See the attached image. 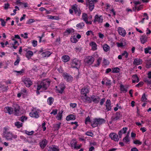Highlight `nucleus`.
Returning <instances> with one entry per match:
<instances>
[{
  "instance_id": "1",
  "label": "nucleus",
  "mask_w": 151,
  "mask_h": 151,
  "mask_svg": "<svg viewBox=\"0 0 151 151\" xmlns=\"http://www.w3.org/2000/svg\"><path fill=\"white\" fill-rule=\"evenodd\" d=\"M105 122L106 121L104 119L95 118L93 119L92 122H91V125L94 128L101 125L105 123Z\"/></svg>"
},
{
  "instance_id": "2",
  "label": "nucleus",
  "mask_w": 151,
  "mask_h": 151,
  "mask_svg": "<svg viewBox=\"0 0 151 151\" xmlns=\"http://www.w3.org/2000/svg\"><path fill=\"white\" fill-rule=\"evenodd\" d=\"M50 83V82L49 81L46 80L41 81L40 84L37 85V90H39L41 88H42L43 90H47L49 87Z\"/></svg>"
},
{
  "instance_id": "3",
  "label": "nucleus",
  "mask_w": 151,
  "mask_h": 151,
  "mask_svg": "<svg viewBox=\"0 0 151 151\" xmlns=\"http://www.w3.org/2000/svg\"><path fill=\"white\" fill-rule=\"evenodd\" d=\"M9 129L6 127L4 128L3 137L5 138L8 140H11L12 139L13 134L12 133L9 131Z\"/></svg>"
},
{
  "instance_id": "4",
  "label": "nucleus",
  "mask_w": 151,
  "mask_h": 151,
  "mask_svg": "<svg viewBox=\"0 0 151 151\" xmlns=\"http://www.w3.org/2000/svg\"><path fill=\"white\" fill-rule=\"evenodd\" d=\"M81 65V60L76 58L73 59L71 63L72 68H76L77 69L80 68Z\"/></svg>"
},
{
  "instance_id": "5",
  "label": "nucleus",
  "mask_w": 151,
  "mask_h": 151,
  "mask_svg": "<svg viewBox=\"0 0 151 151\" xmlns=\"http://www.w3.org/2000/svg\"><path fill=\"white\" fill-rule=\"evenodd\" d=\"M94 60V58L91 56H88L85 59L84 62L87 65H90L93 63Z\"/></svg>"
},
{
  "instance_id": "6",
  "label": "nucleus",
  "mask_w": 151,
  "mask_h": 151,
  "mask_svg": "<svg viewBox=\"0 0 151 151\" xmlns=\"http://www.w3.org/2000/svg\"><path fill=\"white\" fill-rule=\"evenodd\" d=\"M71 9L74 10L75 14L77 16H80L81 14V11L78 7V5L75 4L71 6Z\"/></svg>"
},
{
  "instance_id": "7",
  "label": "nucleus",
  "mask_w": 151,
  "mask_h": 151,
  "mask_svg": "<svg viewBox=\"0 0 151 151\" xmlns=\"http://www.w3.org/2000/svg\"><path fill=\"white\" fill-rule=\"evenodd\" d=\"M86 6H88L90 10L91 11L93 9L94 7V4L92 0H86Z\"/></svg>"
},
{
  "instance_id": "8",
  "label": "nucleus",
  "mask_w": 151,
  "mask_h": 151,
  "mask_svg": "<svg viewBox=\"0 0 151 151\" xmlns=\"http://www.w3.org/2000/svg\"><path fill=\"white\" fill-rule=\"evenodd\" d=\"M22 81L27 87H29L32 84V82L29 78H26L24 79Z\"/></svg>"
},
{
  "instance_id": "9",
  "label": "nucleus",
  "mask_w": 151,
  "mask_h": 151,
  "mask_svg": "<svg viewBox=\"0 0 151 151\" xmlns=\"http://www.w3.org/2000/svg\"><path fill=\"white\" fill-rule=\"evenodd\" d=\"M100 99V97L96 95H92L91 97V103L93 101L95 104H97L99 102Z\"/></svg>"
},
{
  "instance_id": "10",
  "label": "nucleus",
  "mask_w": 151,
  "mask_h": 151,
  "mask_svg": "<svg viewBox=\"0 0 151 151\" xmlns=\"http://www.w3.org/2000/svg\"><path fill=\"white\" fill-rule=\"evenodd\" d=\"M29 115L30 117L35 118H37L39 117V113L36 111H32L29 113Z\"/></svg>"
},
{
  "instance_id": "11",
  "label": "nucleus",
  "mask_w": 151,
  "mask_h": 151,
  "mask_svg": "<svg viewBox=\"0 0 151 151\" xmlns=\"http://www.w3.org/2000/svg\"><path fill=\"white\" fill-rule=\"evenodd\" d=\"M118 31L119 34L123 37H124L126 34V31L122 27H118Z\"/></svg>"
},
{
  "instance_id": "12",
  "label": "nucleus",
  "mask_w": 151,
  "mask_h": 151,
  "mask_svg": "<svg viewBox=\"0 0 151 151\" xmlns=\"http://www.w3.org/2000/svg\"><path fill=\"white\" fill-rule=\"evenodd\" d=\"M109 137L115 141H118L119 140L118 135L115 133H113L110 134Z\"/></svg>"
},
{
  "instance_id": "13",
  "label": "nucleus",
  "mask_w": 151,
  "mask_h": 151,
  "mask_svg": "<svg viewBox=\"0 0 151 151\" xmlns=\"http://www.w3.org/2000/svg\"><path fill=\"white\" fill-rule=\"evenodd\" d=\"M115 117L112 116L111 118L113 121H116L122 117V115L120 114V112H117L115 114Z\"/></svg>"
},
{
  "instance_id": "14",
  "label": "nucleus",
  "mask_w": 151,
  "mask_h": 151,
  "mask_svg": "<svg viewBox=\"0 0 151 151\" xmlns=\"http://www.w3.org/2000/svg\"><path fill=\"white\" fill-rule=\"evenodd\" d=\"M106 107L107 111H110L111 109V102L109 99H107L106 103Z\"/></svg>"
},
{
  "instance_id": "15",
  "label": "nucleus",
  "mask_w": 151,
  "mask_h": 151,
  "mask_svg": "<svg viewBox=\"0 0 151 151\" xmlns=\"http://www.w3.org/2000/svg\"><path fill=\"white\" fill-rule=\"evenodd\" d=\"M81 98L82 100L84 102H88L89 103H91V97H89L87 96H82L81 97Z\"/></svg>"
},
{
  "instance_id": "16",
  "label": "nucleus",
  "mask_w": 151,
  "mask_h": 151,
  "mask_svg": "<svg viewBox=\"0 0 151 151\" xmlns=\"http://www.w3.org/2000/svg\"><path fill=\"white\" fill-rule=\"evenodd\" d=\"M95 19L94 20V22H98L99 23H101L103 22V18L102 16H99L98 15L95 16Z\"/></svg>"
},
{
  "instance_id": "17",
  "label": "nucleus",
  "mask_w": 151,
  "mask_h": 151,
  "mask_svg": "<svg viewBox=\"0 0 151 151\" xmlns=\"http://www.w3.org/2000/svg\"><path fill=\"white\" fill-rule=\"evenodd\" d=\"M127 130V128L125 127H123L122 129L119 131L118 134L120 138H121L122 135L123 134H125L126 133Z\"/></svg>"
},
{
  "instance_id": "18",
  "label": "nucleus",
  "mask_w": 151,
  "mask_h": 151,
  "mask_svg": "<svg viewBox=\"0 0 151 151\" xmlns=\"http://www.w3.org/2000/svg\"><path fill=\"white\" fill-rule=\"evenodd\" d=\"M4 110L6 113H7L9 114H12L13 111V108L9 107H6L5 108Z\"/></svg>"
},
{
  "instance_id": "19",
  "label": "nucleus",
  "mask_w": 151,
  "mask_h": 151,
  "mask_svg": "<svg viewBox=\"0 0 151 151\" xmlns=\"http://www.w3.org/2000/svg\"><path fill=\"white\" fill-rule=\"evenodd\" d=\"M74 32V30L73 29H67L64 33V35L67 36L70 33H73Z\"/></svg>"
},
{
  "instance_id": "20",
  "label": "nucleus",
  "mask_w": 151,
  "mask_h": 151,
  "mask_svg": "<svg viewBox=\"0 0 151 151\" xmlns=\"http://www.w3.org/2000/svg\"><path fill=\"white\" fill-rule=\"evenodd\" d=\"M47 144V141L46 139H44L40 143V146L42 149H44Z\"/></svg>"
},
{
  "instance_id": "21",
  "label": "nucleus",
  "mask_w": 151,
  "mask_h": 151,
  "mask_svg": "<svg viewBox=\"0 0 151 151\" xmlns=\"http://www.w3.org/2000/svg\"><path fill=\"white\" fill-rule=\"evenodd\" d=\"M103 80L104 81H106L105 83V85L106 86H108V88H110L111 87V80L108 79L107 78H104L103 79Z\"/></svg>"
},
{
  "instance_id": "22",
  "label": "nucleus",
  "mask_w": 151,
  "mask_h": 151,
  "mask_svg": "<svg viewBox=\"0 0 151 151\" xmlns=\"http://www.w3.org/2000/svg\"><path fill=\"white\" fill-rule=\"evenodd\" d=\"M89 92V91L88 88H83L81 91V94L84 95L85 96H86L87 94Z\"/></svg>"
},
{
  "instance_id": "23",
  "label": "nucleus",
  "mask_w": 151,
  "mask_h": 151,
  "mask_svg": "<svg viewBox=\"0 0 151 151\" xmlns=\"http://www.w3.org/2000/svg\"><path fill=\"white\" fill-rule=\"evenodd\" d=\"M142 60L141 59L138 58H136L134 59L133 64L134 65H138L142 64Z\"/></svg>"
},
{
  "instance_id": "24",
  "label": "nucleus",
  "mask_w": 151,
  "mask_h": 151,
  "mask_svg": "<svg viewBox=\"0 0 151 151\" xmlns=\"http://www.w3.org/2000/svg\"><path fill=\"white\" fill-rule=\"evenodd\" d=\"M33 55V52L31 51H27L26 54V57L28 59H29Z\"/></svg>"
},
{
  "instance_id": "25",
  "label": "nucleus",
  "mask_w": 151,
  "mask_h": 151,
  "mask_svg": "<svg viewBox=\"0 0 151 151\" xmlns=\"http://www.w3.org/2000/svg\"><path fill=\"white\" fill-rule=\"evenodd\" d=\"M147 37L146 35H143L141 37L140 40L141 43L144 44L147 41Z\"/></svg>"
},
{
  "instance_id": "26",
  "label": "nucleus",
  "mask_w": 151,
  "mask_h": 151,
  "mask_svg": "<svg viewBox=\"0 0 151 151\" xmlns=\"http://www.w3.org/2000/svg\"><path fill=\"white\" fill-rule=\"evenodd\" d=\"M59 149L58 147L55 146L52 147H50L48 150V151H59Z\"/></svg>"
},
{
  "instance_id": "27",
  "label": "nucleus",
  "mask_w": 151,
  "mask_h": 151,
  "mask_svg": "<svg viewBox=\"0 0 151 151\" xmlns=\"http://www.w3.org/2000/svg\"><path fill=\"white\" fill-rule=\"evenodd\" d=\"M76 118L74 116L73 114H70L67 116L66 118V120L67 121H69L70 120H74Z\"/></svg>"
},
{
  "instance_id": "28",
  "label": "nucleus",
  "mask_w": 151,
  "mask_h": 151,
  "mask_svg": "<svg viewBox=\"0 0 151 151\" xmlns=\"http://www.w3.org/2000/svg\"><path fill=\"white\" fill-rule=\"evenodd\" d=\"M51 53H52L49 51H45L42 53V55L43 57H48L50 55Z\"/></svg>"
},
{
  "instance_id": "29",
  "label": "nucleus",
  "mask_w": 151,
  "mask_h": 151,
  "mask_svg": "<svg viewBox=\"0 0 151 151\" xmlns=\"http://www.w3.org/2000/svg\"><path fill=\"white\" fill-rule=\"evenodd\" d=\"M54 101V99L52 97H49L47 99V103L49 105H51L52 104Z\"/></svg>"
},
{
  "instance_id": "30",
  "label": "nucleus",
  "mask_w": 151,
  "mask_h": 151,
  "mask_svg": "<svg viewBox=\"0 0 151 151\" xmlns=\"http://www.w3.org/2000/svg\"><path fill=\"white\" fill-rule=\"evenodd\" d=\"M144 82L147 84L148 86H151V79L148 78H146L144 79Z\"/></svg>"
},
{
  "instance_id": "31",
  "label": "nucleus",
  "mask_w": 151,
  "mask_h": 151,
  "mask_svg": "<svg viewBox=\"0 0 151 151\" xmlns=\"http://www.w3.org/2000/svg\"><path fill=\"white\" fill-rule=\"evenodd\" d=\"M77 142L75 139H73L71 142V145L72 147L75 148Z\"/></svg>"
},
{
  "instance_id": "32",
  "label": "nucleus",
  "mask_w": 151,
  "mask_h": 151,
  "mask_svg": "<svg viewBox=\"0 0 151 151\" xmlns=\"http://www.w3.org/2000/svg\"><path fill=\"white\" fill-rule=\"evenodd\" d=\"M61 124V123L60 122L58 124L54 125L53 128L54 130H58L60 128Z\"/></svg>"
},
{
  "instance_id": "33",
  "label": "nucleus",
  "mask_w": 151,
  "mask_h": 151,
  "mask_svg": "<svg viewBox=\"0 0 151 151\" xmlns=\"http://www.w3.org/2000/svg\"><path fill=\"white\" fill-rule=\"evenodd\" d=\"M102 60V58L101 57H99L97 60L96 62V63L94 64V66L95 67H98L100 65V64Z\"/></svg>"
},
{
  "instance_id": "34",
  "label": "nucleus",
  "mask_w": 151,
  "mask_h": 151,
  "mask_svg": "<svg viewBox=\"0 0 151 151\" xmlns=\"http://www.w3.org/2000/svg\"><path fill=\"white\" fill-rule=\"evenodd\" d=\"M62 58L63 59V61L64 62H66L70 60V58L69 56L66 55L63 56Z\"/></svg>"
},
{
  "instance_id": "35",
  "label": "nucleus",
  "mask_w": 151,
  "mask_h": 151,
  "mask_svg": "<svg viewBox=\"0 0 151 151\" xmlns=\"http://www.w3.org/2000/svg\"><path fill=\"white\" fill-rule=\"evenodd\" d=\"M104 50L106 52H107L109 50L110 47L106 44L103 45V46Z\"/></svg>"
},
{
  "instance_id": "36",
  "label": "nucleus",
  "mask_w": 151,
  "mask_h": 151,
  "mask_svg": "<svg viewBox=\"0 0 151 151\" xmlns=\"http://www.w3.org/2000/svg\"><path fill=\"white\" fill-rule=\"evenodd\" d=\"M90 45L92 47V49L93 50L97 49V45L95 42H93L91 43Z\"/></svg>"
},
{
  "instance_id": "37",
  "label": "nucleus",
  "mask_w": 151,
  "mask_h": 151,
  "mask_svg": "<svg viewBox=\"0 0 151 151\" xmlns=\"http://www.w3.org/2000/svg\"><path fill=\"white\" fill-rule=\"evenodd\" d=\"M63 77L65 79H66L67 81H69L70 80H71V76L68 75V73H66L64 74Z\"/></svg>"
},
{
  "instance_id": "38",
  "label": "nucleus",
  "mask_w": 151,
  "mask_h": 151,
  "mask_svg": "<svg viewBox=\"0 0 151 151\" xmlns=\"http://www.w3.org/2000/svg\"><path fill=\"white\" fill-rule=\"evenodd\" d=\"M87 15L86 14L83 13L82 14V18L86 22H88Z\"/></svg>"
},
{
  "instance_id": "39",
  "label": "nucleus",
  "mask_w": 151,
  "mask_h": 151,
  "mask_svg": "<svg viewBox=\"0 0 151 151\" xmlns=\"http://www.w3.org/2000/svg\"><path fill=\"white\" fill-rule=\"evenodd\" d=\"M120 87V90L123 92H126L127 91V88H125L124 86L123 85L121 84Z\"/></svg>"
},
{
  "instance_id": "40",
  "label": "nucleus",
  "mask_w": 151,
  "mask_h": 151,
  "mask_svg": "<svg viewBox=\"0 0 151 151\" xmlns=\"http://www.w3.org/2000/svg\"><path fill=\"white\" fill-rule=\"evenodd\" d=\"M15 125L17 127V128H19L22 126V123H20L19 122H17L15 123Z\"/></svg>"
},
{
  "instance_id": "41",
  "label": "nucleus",
  "mask_w": 151,
  "mask_h": 151,
  "mask_svg": "<svg viewBox=\"0 0 151 151\" xmlns=\"http://www.w3.org/2000/svg\"><path fill=\"white\" fill-rule=\"evenodd\" d=\"M20 57H19V56L18 55H17V59L14 63V65H17L19 64V62L20 61Z\"/></svg>"
},
{
  "instance_id": "42",
  "label": "nucleus",
  "mask_w": 151,
  "mask_h": 151,
  "mask_svg": "<svg viewBox=\"0 0 151 151\" xmlns=\"http://www.w3.org/2000/svg\"><path fill=\"white\" fill-rule=\"evenodd\" d=\"M84 23L83 22H82L79 24H77L76 25V27L80 29H81L83 28V27L84 26Z\"/></svg>"
},
{
  "instance_id": "43",
  "label": "nucleus",
  "mask_w": 151,
  "mask_h": 151,
  "mask_svg": "<svg viewBox=\"0 0 151 151\" xmlns=\"http://www.w3.org/2000/svg\"><path fill=\"white\" fill-rule=\"evenodd\" d=\"M119 69L118 68H114L112 69V72L113 73H119Z\"/></svg>"
},
{
  "instance_id": "44",
  "label": "nucleus",
  "mask_w": 151,
  "mask_h": 151,
  "mask_svg": "<svg viewBox=\"0 0 151 151\" xmlns=\"http://www.w3.org/2000/svg\"><path fill=\"white\" fill-rule=\"evenodd\" d=\"M141 100L143 102H147V99L146 98L145 94L144 93L142 95V98H141Z\"/></svg>"
},
{
  "instance_id": "45",
  "label": "nucleus",
  "mask_w": 151,
  "mask_h": 151,
  "mask_svg": "<svg viewBox=\"0 0 151 151\" xmlns=\"http://www.w3.org/2000/svg\"><path fill=\"white\" fill-rule=\"evenodd\" d=\"M59 88H61L62 89L61 90V92H63L64 89L65 88V86L63 83H61L59 86Z\"/></svg>"
},
{
  "instance_id": "46",
  "label": "nucleus",
  "mask_w": 151,
  "mask_h": 151,
  "mask_svg": "<svg viewBox=\"0 0 151 151\" xmlns=\"http://www.w3.org/2000/svg\"><path fill=\"white\" fill-rule=\"evenodd\" d=\"M151 67V61H148L146 63V68H150Z\"/></svg>"
},
{
  "instance_id": "47",
  "label": "nucleus",
  "mask_w": 151,
  "mask_h": 151,
  "mask_svg": "<svg viewBox=\"0 0 151 151\" xmlns=\"http://www.w3.org/2000/svg\"><path fill=\"white\" fill-rule=\"evenodd\" d=\"M24 70L23 69H22L20 71H17V70H15L14 71V72H15L17 73L18 74H17V75H21L24 72Z\"/></svg>"
},
{
  "instance_id": "48",
  "label": "nucleus",
  "mask_w": 151,
  "mask_h": 151,
  "mask_svg": "<svg viewBox=\"0 0 151 151\" xmlns=\"http://www.w3.org/2000/svg\"><path fill=\"white\" fill-rule=\"evenodd\" d=\"M35 21V20L33 19H29L27 22H26V24H30L31 23H32L34 22Z\"/></svg>"
},
{
  "instance_id": "49",
  "label": "nucleus",
  "mask_w": 151,
  "mask_h": 151,
  "mask_svg": "<svg viewBox=\"0 0 151 151\" xmlns=\"http://www.w3.org/2000/svg\"><path fill=\"white\" fill-rule=\"evenodd\" d=\"M91 77L93 79L96 78L98 77V74L94 72L93 73L91 74Z\"/></svg>"
},
{
  "instance_id": "50",
  "label": "nucleus",
  "mask_w": 151,
  "mask_h": 151,
  "mask_svg": "<svg viewBox=\"0 0 151 151\" xmlns=\"http://www.w3.org/2000/svg\"><path fill=\"white\" fill-rule=\"evenodd\" d=\"M14 110H20V106H19L17 104H15L14 105Z\"/></svg>"
},
{
  "instance_id": "51",
  "label": "nucleus",
  "mask_w": 151,
  "mask_h": 151,
  "mask_svg": "<svg viewBox=\"0 0 151 151\" xmlns=\"http://www.w3.org/2000/svg\"><path fill=\"white\" fill-rule=\"evenodd\" d=\"M62 111L61 112H60L58 113L57 115V117L58 120H60L62 116Z\"/></svg>"
},
{
  "instance_id": "52",
  "label": "nucleus",
  "mask_w": 151,
  "mask_h": 151,
  "mask_svg": "<svg viewBox=\"0 0 151 151\" xmlns=\"http://www.w3.org/2000/svg\"><path fill=\"white\" fill-rule=\"evenodd\" d=\"M71 41L73 43H76L78 41L77 39L75 37L70 38Z\"/></svg>"
},
{
  "instance_id": "53",
  "label": "nucleus",
  "mask_w": 151,
  "mask_h": 151,
  "mask_svg": "<svg viewBox=\"0 0 151 151\" xmlns=\"http://www.w3.org/2000/svg\"><path fill=\"white\" fill-rule=\"evenodd\" d=\"M123 140L124 142L126 143H127V142H129V138L127 137H124L123 138Z\"/></svg>"
},
{
  "instance_id": "54",
  "label": "nucleus",
  "mask_w": 151,
  "mask_h": 151,
  "mask_svg": "<svg viewBox=\"0 0 151 151\" xmlns=\"http://www.w3.org/2000/svg\"><path fill=\"white\" fill-rule=\"evenodd\" d=\"M27 117L24 116H22L20 117V119L21 121L23 122L24 121L27 120Z\"/></svg>"
},
{
  "instance_id": "55",
  "label": "nucleus",
  "mask_w": 151,
  "mask_h": 151,
  "mask_svg": "<svg viewBox=\"0 0 151 151\" xmlns=\"http://www.w3.org/2000/svg\"><path fill=\"white\" fill-rule=\"evenodd\" d=\"M122 56L125 55V57L127 58L128 56V54L126 51H124L123 53H122Z\"/></svg>"
},
{
  "instance_id": "56",
  "label": "nucleus",
  "mask_w": 151,
  "mask_h": 151,
  "mask_svg": "<svg viewBox=\"0 0 151 151\" xmlns=\"http://www.w3.org/2000/svg\"><path fill=\"white\" fill-rule=\"evenodd\" d=\"M134 143L135 144H138L139 145H141L142 144V142H140L138 140H136L134 141Z\"/></svg>"
},
{
  "instance_id": "57",
  "label": "nucleus",
  "mask_w": 151,
  "mask_h": 151,
  "mask_svg": "<svg viewBox=\"0 0 151 151\" xmlns=\"http://www.w3.org/2000/svg\"><path fill=\"white\" fill-rule=\"evenodd\" d=\"M34 133V132L33 131H32L31 132H29L27 131H25V133L27 135H32Z\"/></svg>"
},
{
  "instance_id": "58",
  "label": "nucleus",
  "mask_w": 151,
  "mask_h": 151,
  "mask_svg": "<svg viewBox=\"0 0 151 151\" xmlns=\"http://www.w3.org/2000/svg\"><path fill=\"white\" fill-rule=\"evenodd\" d=\"M0 20L1 22V25L2 26H4L5 25L6 22L2 19H0Z\"/></svg>"
},
{
  "instance_id": "59",
  "label": "nucleus",
  "mask_w": 151,
  "mask_h": 151,
  "mask_svg": "<svg viewBox=\"0 0 151 151\" xmlns=\"http://www.w3.org/2000/svg\"><path fill=\"white\" fill-rule=\"evenodd\" d=\"M48 17H49V18L51 19H57V18H58L57 17H55V16H53L52 15H48Z\"/></svg>"
},
{
  "instance_id": "60",
  "label": "nucleus",
  "mask_w": 151,
  "mask_h": 151,
  "mask_svg": "<svg viewBox=\"0 0 151 151\" xmlns=\"http://www.w3.org/2000/svg\"><path fill=\"white\" fill-rule=\"evenodd\" d=\"M37 41L36 40H33L32 42L33 46L34 47H36L37 45Z\"/></svg>"
},
{
  "instance_id": "61",
  "label": "nucleus",
  "mask_w": 151,
  "mask_h": 151,
  "mask_svg": "<svg viewBox=\"0 0 151 151\" xmlns=\"http://www.w3.org/2000/svg\"><path fill=\"white\" fill-rule=\"evenodd\" d=\"M86 135L88 136H90L91 137H92L93 135V133L92 132H87L86 133Z\"/></svg>"
},
{
  "instance_id": "62",
  "label": "nucleus",
  "mask_w": 151,
  "mask_h": 151,
  "mask_svg": "<svg viewBox=\"0 0 151 151\" xmlns=\"http://www.w3.org/2000/svg\"><path fill=\"white\" fill-rule=\"evenodd\" d=\"M117 46L118 47H122L123 45V44L122 42H117L116 43Z\"/></svg>"
},
{
  "instance_id": "63",
  "label": "nucleus",
  "mask_w": 151,
  "mask_h": 151,
  "mask_svg": "<svg viewBox=\"0 0 151 151\" xmlns=\"http://www.w3.org/2000/svg\"><path fill=\"white\" fill-rule=\"evenodd\" d=\"M57 109H55L52 111L50 113L51 114H53L54 115H55L57 114Z\"/></svg>"
},
{
  "instance_id": "64",
  "label": "nucleus",
  "mask_w": 151,
  "mask_h": 151,
  "mask_svg": "<svg viewBox=\"0 0 151 151\" xmlns=\"http://www.w3.org/2000/svg\"><path fill=\"white\" fill-rule=\"evenodd\" d=\"M144 84V83L143 82L141 81L139 82L136 85V86L137 87H138L139 86H142Z\"/></svg>"
}]
</instances>
